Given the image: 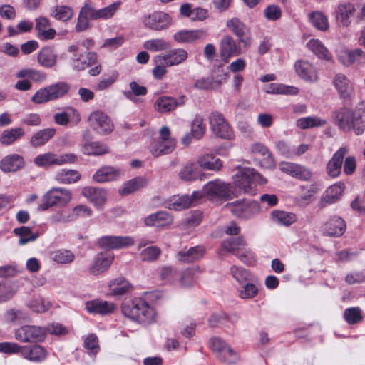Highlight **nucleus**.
I'll use <instances>...</instances> for the list:
<instances>
[{"instance_id": "22", "label": "nucleus", "mask_w": 365, "mask_h": 365, "mask_svg": "<svg viewBox=\"0 0 365 365\" xmlns=\"http://www.w3.org/2000/svg\"><path fill=\"white\" fill-rule=\"evenodd\" d=\"M206 252L203 245H197L190 247L187 250H181L177 254V259L179 262L184 263H192L200 260Z\"/></svg>"}, {"instance_id": "43", "label": "nucleus", "mask_w": 365, "mask_h": 365, "mask_svg": "<svg viewBox=\"0 0 365 365\" xmlns=\"http://www.w3.org/2000/svg\"><path fill=\"white\" fill-rule=\"evenodd\" d=\"M71 118L75 120L76 123H78L81 120L78 110L73 107H68L66 111L57 113L54 115L56 123L60 125H66Z\"/></svg>"}, {"instance_id": "26", "label": "nucleus", "mask_w": 365, "mask_h": 365, "mask_svg": "<svg viewBox=\"0 0 365 365\" xmlns=\"http://www.w3.org/2000/svg\"><path fill=\"white\" fill-rule=\"evenodd\" d=\"M294 68L298 76L307 81L314 82L318 78L315 68L308 61H298Z\"/></svg>"}, {"instance_id": "63", "label": "nucleus", "mask_w": 365, "mask_h": 365, "mask_svg": "<svg viewBox=\"0 0 365 365\" xmlns=\"http://www.w3.org/2000/svg\"><path fill=\"white\" fill-rule=\"evenodd\" d=\"M27 307L33 312L42 313L47 311L50 307V303L41 297H35L27 302Z\"/></svg>"}, {"instance_id": "14", "label": "nucleus", "mask_w": 365, "mask_h": 365, "mask_svg": "<svg viewBox=\"0 0 365 365\" xmlns=\"http://www.w3.org/2000/svg\"><path fill=\"white\" fill-rule=\"evenodd\" d=\"M200 198H202V194L200 191L193 192L191 196H173L166 202V207L169 210L180 211L192 206Z\"/></svg>"}, {"instance_id": "23", "label": "nucleus", "mask_w": 365, "mask_h": 365, "mask_svg": "<svg viewBox=\"0 0 365 365\" xmlns=\"http://www.w3.org/2000/svg\"><path fill=\"white\" fill-rule=\"evenodd\" d=\"M86 311L92 314L106 315L113 312L114 304L101 299H93L86 303Z\"/></svg>"}, {"instance_id": "2", "label": "nucleus", "mask_w": 365, "mask_h": 365, "mask_svg": "<svg viewBox=\"0 0 365 365\" xmlns=\"http://www.w3.org/2000/svg\"><path fill=\"white\" fill-rule=\"evenodd\" d=\"M331 118L334 125L344 132L352 130L359 135L365 130V113L360 111L343 107L334 110Z\"/></svg>"}, {"instance_id": "44", "label": "nucleus", "mask_w": 365, "mask_h": 365, "mask_svg": "<svg viewBox=\"0 0 365 365\" xmlns=\"http://www.w3.org/2000/svg\"><path fill=\"white\" fill-rule=\"evenodd\" d=\"M147 184L146 179L143 177H137L126 182L123 187L119 190V194L124 196L133 193L135 191L144 187Z\"/></svg>"}, {"instance_id": "6", "label": "nucleus", "mask_w": 365, "mask_h": 365, "mask_svg": "<svg viewBox=\"0 0 365 365\" xmlns=\"http://www.w3.org/2000/svg\"><path fill=\"white\" fill-rule=\"evenodd\" d=\"M210 347L216 357L227 364H235L240 359L239 354L222 339L213 337L210 339Z\"/></svg>"}, {"instance_id": "12", "label": "nucleus", "mask_w": 365, "mask_h": 365, "mask_svg": "<svg viewBox=\"0 0 365 365\" xmlns=\"http://www.w3.org/2000/svg\"><path fill=\"white\" fill-rule=\"evenodd\" d=\"M88 121L91 126L100 134L107 135L113 130L111 120L103 112H93L88 117Z\"/></svg>"}, {"instance_id": "52", "label": "nucleus", "mask_w": 365, "mask_h": 365, "mask_svg": "<svg viewBox=\"0 0 365 365\" xmlns=\"http://www.w3.org/2000/svg\"><path fill=\"white\" fill-rule=\"evenodd\" d=\"M14 233L19 236V244L20 245H24L30 242H34L38 237V232H32L29 227L25 226L15 228L14 230Z\"/></svg>"}, {"instance_id": "50", "label": "nucleus", "mask_w": 365, "mask_h": 365, "mask_svg": "<svg viewBox=\"0 0 365 365\" xmlns=\"http://www.w3.org/2000/svg\"><path fill=\"white\" fill-rule=\"evenodd\" d=\"M267 93L273 94H285V95H297L299 89L292 86H286L281 83H270L265 88Z\"/></svg>"}, {"instance_id": "48", "label": "nucleus", "mask_w": 365, "mask_h": 365, "mask_svg": "<svg viewBox=\"0 0 365 365\" xmlns=\"http://www.w3.org/2000/svg\"><path fill=\"white\" fill-rule=\"evenodd\" d=\"M309 19L312 26L321 31H326L329 27L327 16L321 11L311 12L309 14Z\"/></svg>"}, {"instance_id": "31", "label": "nucleus", "mask_w": 365, "mask_h": 365, "mask_svg": "<svg viewBox=\"0 0 365 365\" xmlns=\"http://www.w3.org/2000/svg\"><path fill=\"white\" fill-rule=\"evenodd\" d=\"M82 194L98 207H101L107 199L106 191L101 188L86 187L83 189Z\"/></svg>"}, {"instance_id": "5", "label": "nucleus", "mask_w": 365, "mask_h": 365, "mask_svg": "<svg viewBox=\"0 0 365 365\" xmlns=\"http://www.w3.org/2000/svg\"><path fill=\"white\" fill-rule=\"evenodd\" d=\"M71 198L70 190L60 187L52 188L42 197L38 210L43 211L53 206H64L71 202Z\"/></svg>"}, {"instance_id": "53", "label": "nucleus", "mask_w": 365, "mask_h": 365, "mask_svg": "<svg viewBox=\"0 0 365 365\" xmlns=\"http://www.w3.org/2000/svg\"><path fill=\"white\" fill-rule=\"evenodd\" d=\"M327 123V120L317 116H309L299 118L296 125L301 129H308L314 127H322Z\"/></svg>"}, {"instance_id": "35", "label": "nucleus", "mask_w": 365, "mask_h": 365, "mask_svg": "<svg viewBox=\"0 0 365 365\" xmlns=\"http://www.w3.org/2000/svg\"><path fill=\"white\" fill-rule=\"evenodd\" d=\"M345 185L344 182H339L329 186L326 190L325 195L322 201L324 204H333L337 202L344 190Z\"/></svg>"}, {"instance_id": "8", "label": "nucleus", "mask_w": 365, "mask_h": 365, "mask_svg": "<svg viewBox=\"0 0 365 365\" xmlns=\"http://www.w3.org/2000/svg\"><path fill=\"white\" fill-rule=\"evenodd\" d=\"M230 212L237 217L250 219L259 213L260 206L255 200L236 201L229 205Z\"/></svg>"}, {"instance_id": "37", "label": "nucleus", "mask_w": 365, "mask_h": 365, "mask_svg": "<svg viewBox=\"0 0 365 365\" xmlns=\"http://www.w3.org/2000/svg\"><path fill=\"white\" fill-rule=\"evenodd\" d=\"M37 61L43 67L52 68L56 64L57 56L52 48L45 47L39 51Z\"/></svg>"}, {"instance_id": "13", "label": "nucleus", "mask_w": 365, "mask_h": 365, "mask_svg": "<svg viewBox=\"0 0 365 365\" xmlns=\"http://www.w3.org/2000/svg\"><path fill=\"white\" fill-rule=\"evenodd\" d=\"M332 85L341 99L349 100L354 93L353 83L343 73L333 77Z\"/></svg>"}, {"instance_id": "21", "label": "nucleus", "mask_w": 365, "mask_h": 365, "mask_svg": "<svg viewBox=\"0 0 365 365\" xmlns=\"http://www.w3.org/2000/svg\"><path fill=\"white\" fill-rule=\"evenodd\" d=\"M218 72L222 74L216 78L207 77L197 80L194 83V87L200 90H210L218 88L224 81L228 78V73L224 72L220 68L217 69Z\"/></svg>"}, {"instance_id": "17", "label": "nucleus", "mask_w": 365, "mask_h": 365, "mask_svg": "<svg viewBox=\"0 0 365 365\" xmlns=\"http://www.w3.org/2000/svg\"><path fill=\"white\" fill-rule=\"evenodd\" d=\"M207 36V31L203 29L182 30L175 33L173 38L180 43H194L205 40Z\"/></svg>"}, {"instance_id": "25", "label": "nucleus", "mask_w": 365, "mask_h": 365, "mask_svg": "<svg viewBox=\"0 0 365 365\" xmlns=\"http://www.w3.org/2000/svg\"><path fill=\"white\" fill-rule=\"evenodd\" d=\"M21 356L31 361L41 362L46 359L47 351L40 345L23 346Z\"/></svg>"}, {"instance_id": "47", "label": "nucleus", "mask_w": 365, "mask_h": 365, "mask_svg": "<svg viewBox=\"0 0 365 365\" xmlns=\"http://www.w3.org/2000/svg\"><path fill=\"white\" fill-rule=\"evenodd\" d=\"M56 133L54 128H46L36 132L31 138L30 143L34 147L44 145Z\"/></svg>"}, {"instance_id": "38", "label": "nucleus", "mask_w": 365, "mask_h": 365, "mask_svg": "<svg viewBox=\"0 0 365 365\" xmlns=\"http://www.w3.org/2000/svg\"><path fill=\"white\" fill-rule=\"evenodd\" d=\"M81 152L86 155H102L108 152V148L100 142L86 140L82 143Z\"/></svg>"}, {"instance_id": "54", "label": "nucleus", "mask_w": 365, "mask_h": 365, "mask_svg": "<svg viewBox=\"0 0 365 365\" xmlns=\"http://www.w3.org/2000/svg\"><path fill=\"white\" fill-rule=\"evenodd\" d=\"M4 320L8 323H16L29 320V314L19 309H10L4 313Z\"/></svg>"}, {"instance_id": "60", "label": "nucleus", "mask_w": 365, "mask_h": 365, "mask_svg": "<svg viewBox=\"0 0 365 365\" xmlns=\"http://www.w3.org/2000/svg\"><path fill=\"white\" fill-rule=\"evenodd\" d=\"M205 130L206 126L203 118L198 115H195L191 125V134L192 137L199 140L205 135Z\"/></svg>"}, {"instance_id": "27", "label": "nucleus", "mask_w": 365, "mask_h": 365, "mask_svg": "<svg viewBox=\"0 0 365 365\" xmlns=\"http://www.w3.org/2000/svg\"><path fill=\"white\" fill-rule=\"evenodd\" d=\"M196 163L200 170L219 171L222 167V161L211 154L199 156Z\"/></svg>"}, {"instance_id": "40", "label": "nucleus", "mask_w": 365, "mask_h": 365, "mask_svg": "<svg viewBox=\"0 0 365 365\" xmlns=\"http://www.w3.org/2000/svg\"><path fill=\"white\" fill-rule=\"evenodd\" d=\"M344 55L347 58L346 61L342 58V56H339V58L346 66H349L354 63L361 65L365 63V53L359 48L351 51H345Z\"/></svg>"}, {"instance_id": "7", "label": "nucleus", "mask_w": 365, "mask_h": 365, "mask_svg": "<svg viewBox=\"0 0 365 365\" xmlns=\"http://www.w3.org/2000/svg\"><path fill=\"white\" fill-rule=\"evenodd\" d=\"M46 336V329L39 326L24 325L14 331L15 339L21 343L41 342Z\"/></svg>"}, {"instance_id": "4", "label": "nucleus", "mask_w": 365, "mask_h": 365, "mask_svg": "<svg viewBox=\"0 0 365 365\" xmlns=\"http://www.w3.org/2000/svg\"><path fill=\"white\" fill-rule=\"evenodd\" d=\"M200 192L202 197L206 196L210 200H228L237 197V191L233 190L232 185L220 179L208 182Z\"/></svg>"}, {"instance_id": "3", "label": "nucleus", "mask_w": 365, "mask_h": 365, "mask_svg": "<svg viewBox=\"0 0 365 365\" xmlns=\"http://www.w3.org/2000/svg\"><path fill=\"white\" fill-rule=\"evenodd\" d=\"M266 182L264 178L253 168L238 167L237 173L233 176V190L237 191V197L241 193L255 195L257 184H264Z\"/></svg>"}, {"instance_id": "57", "label": "nucleus", "mask_w": 365, "mask_h": 365, "mask_svg": "<svg viewBox=\"0 0 365 365\" xmlns=\"http://www.w3.org/2000/svg\"><path fill=\"white\" fill-rule=\"evenodd\" d=\"M18 290L15 282L0 283V303L10 300Z\"/></svg>"}, {"instance_id": "36", "label": "nucleus", "mask_w": 365, "mask_h": 365, "mask_svg": "<svg viewBox=\"0 0 365 365\" xmlns=\"http://www.w3.org/2000/svg\"><path fill=\"white\" fill-rule=\"evenodd\" d=\"M307 46L319 58L328 61H331V54L319 39L312 38L309 40L307 43Z\"/></svg>"}, {"instance_id": "28", "label": "nucleus", "mask_w": 365, "mask_h": 365, "mask_svg": "<svg viewBox=\"0 0 365 365\" xmlns=\"http://www.w3.org/2000/svg\"><path fill=\"white\" fill-rule=\"evenodd\" d=\"M173 220V217L169 213L160 211L146 217L144 222L147 226L164 227L172 224Z\"/></svg>"}, {"instance_id": "55", "label": "nucleus", "mask_w": 365, "mask_h": 365, "mask_svg": "<svg viewBox=\"0 0 365 365\" xmlns=\"http://www.w3.org/2000/svg\"><path fill=\"white\" fill-rule=\"evenodd\" d=\"M70 85L66 82H58L48 86L51 101L63 97L70 90Z\"/></svg>"}, {"instance_id": "59", "label": "nucleus", "mask_w": 365, "mask_h": 365, "mask_svg": "<svg viewBox=\"0 0 365 365\" xmlns=\"http://www.w3.org/2000/svg\"><path fill=\"white\" fill-rule=\"evenodd\" d=\"M93 179L98 182H105L114 179V168L103 166L98 169L93 176Z\"/></svg>"}, {"instance_id": "61", "label": "nucleus", "mask_w": 365, "mask_h": 365, "mask_svg": "<svg viewBox=\"0 0 365 365\" xmlns=\"http://www.w3.org/2000/svg\"><path fill=\"white\" fill-rule=\"evenodd\" d=\"M173 105V97L163 96L157 98L155 108L160 113H166L174 110Z\"/></svg>"}, {"instance_id": "58", "label": "nucleus", "mask_w": 365, "mask_h": 365, "mask_svg": "<svg viewBox=\"0 0 365 365\" xmlns=\"http://www.w3.org/2000/svg\"><path fill=\"white\" fill-rule=\"evenodd\" d=\"M51 258L58 264H68L74 260L75 255L70 250H58L51 252Z\"/></svg>"}, {"instance_id": "33", "label": "nucleus", "mask_w": 365, "mask_h": 365, "mask_svg": "<svg viewBox=\"0 0 365 365\" xmlns=\"http://www.w3.org/2000/svg\"><path fill=\"white\" fill-rule=\"evenodd\" d=\"M252 152L262 157V165L268 169H274L276 163L274 157L268 148L260 143H254L251 147Z\"/></svg>"}, {"instance_id": "32", "label": "nucleus", "mask_w": 365, "mask_h": 365, "mask_svg": "<svg viewBox=\"0 0 365 365\" xmlns=\"http://www.w3.org/2000/svg\"><path fill=\"white\" fill-rule=\"evenodd\" d=\"M179 177L184 181H194L198 178L202 180L205 177V174L202 173L195 162L183 166L179 172Z\"/></svg>"}, {"instance_id": "18", "label": "nucleus", "mask_w": 365, "mask_h": 365, "mask_svg": "<svg viewBox=\"0 0 365 365\" xmlns=\"http://www.w3.org/2000/svg\"><path fill=\"white\" fill-rule=\"evenodd\" d=\"M187 52L182 48L171 50L164 56H158L155 58L156 63H165L167 66L178 65L187 58Z\"/></svg>"}, {"instance_id": "24", "label": "nucleus", "mask_w": 365, "mask_h": 365, "mask_svg": "<svg viewBox=\"0 0 365 365\" xmlns=\"http://www.w3.org/2000/svg\"><path fill=\"white\" fill-rule=\"evenodd\" d=\"M346 152L347 150L345 148L339 149L328 162L327 165V172L329 176L336 178L339 175L341 170L343 159Z\"/></svg>"}, {"instance_id": "16", "label": "nucleus", "mask_w": 365, "mask_h": 365, "mask_svg": "<svg viewBox=\"0 0 365 365\" xmlns=\"http://www.w3.org/2000/svg\"><path fill=\"white\" fill-rule=\"evenodd\" d=\"M240 53V47L231 36H224L220 42V56L224 62H228Z\"/></svg>"}, {"instance_id": "10", "label": "nucleus", "mask_w": 365, "mask_h": 365, "mask_svg": "<svg viewBox=\"0 0 365 365\" xmlns=\"http://www.w3.org/2000/svg\"><path fill=\"white\" fill-rule=\"evenodd\" d=\"M143 25L153 30L161 31L168 28L172 24L170 15L163 11H154L145 16L143 19Z\"/></svg>"}, {"instance_id": "1", "label": "nucleus", "mask_w": 365, "mask_h": 365, "mask_svg": "<svg viewBox=\"0 0 365 365\" xmlns=\"http://www.w3.org/2000/svg\"><path fill=\"white\" fill-rule=\"evenodd\" d=\"M123 314L133 322L147 326L156 322L157 312L153 306L143 298H135L122 303Z\"/></svg>"}, {"instance_id": "39", "label": "nucleus", "mask_w": 365, "mask_h": 365, "mask_svg": "<svg viewBox=\"0 0 365 365\" xmlns=\"http://www.w3.org/2000/svg\"><path fill=\"white\" fill-rule=\"evenodd\" d=\"M355 11L354 6L350 3L339 5L336 18L340 25L348 26L350 24L349 17Z\"/></svg>"}, {"instance_id": "49", "label": "nucleus", "mask_w": 365, "mask_h": 365, "mask_svg": "<svg viewBox=\"0 0 365 365\" xmlns=\"http://www.w3.org/2000/svg\"><path fill=\"white\" fill-rule=\"evenodd\" d=\"M25 134L22 128H15L4 130L0 137L1 144L9 145L22 138Z\"/></svg>"}, {"instance_id": "11", "label": "nucleus", "mask_w": 365, "mask_h": 365, "mask_svg": "<svg viewBox=\"0 0 365 365\" xmlns=\"http://www.w3.org/2000/svg\"><path fill=\"white\" fill-rule=\"evenodd\" d=\"M346 225L345 221L338 215L328 219L321 227L323 235L331 237H339L345 232Z\"/></svg>"}, {"instance_id": "15", "label": "nucleus", "mask_w": 365, "mask_h": 365, "mask_svg": "<svg viewBox=\"0 0 365 365\" xmlns=\"http://www.w3.org/2000/svg\"><path fill=\"white\" fill-rule=\"evenodd\" d=\"M226 27L238 38L240 43L246 46L250 40V30L247 25L237 17L226 21Z\"/></svg>"}, {"instance_id": "41", "label": "nucleus", "mask_w": 365, "mask_h": 365, "mask_svg": "<svg viewBox=\"0 0 365 365\" xmlns=\"http://www.w3.org/2000/svg\"><path fill=\"white\" fill-rule=\"evenodd\" d=\"M81 176L76 170L61 169L56 173L55 180L62 184H71L78 181Z\"/></svg>"}, {"instance_id": "42", "label": "nucleus", "mask_w": 365, "mask_h": 365, "mask_svg": "<svg viewBox=\"0 0 365 365\" xmlns=\"http://www.w3.org/2000/svg\"><path fill=\"white\" fill-rule=\"evenodd\" d=\"M16 77L18 78H29V80L36 83H43L46 81L47 76L42 71L33 68H23L16 72Z\"/></svg>"}, {"instance_id": "51", "label": "nucleus", "mask_w": 365, "mask_h": 365, "mask_svg": "<svg viewBox=\"0 0 365 365\" xmlns=\"http://www.w3.org/2000/svg\"><path fill=\"white\" fill-rule=\"evenodd\" d=\"M271 218L274 223L285 226H289L296 221L294 214L280 210L272 211Z\"/></svg>"}, {"instance_id": "62", "label": "nucleus", "mask_w": 365, "mask_h": 365, "mask_svg": "<svg viewBox=\"0 0 365 365\" xmlns=\"http://www.w3.org/2000/svg\"><path fill=\"white\" fill-rule=\"evenodd\" d=\"M230 274L239 284H242L250 280L251 278V274L248 270L236 265L230 267Z\"/></svg>"}, {"instance_id": "64", "label": "nucleus", "mask_w": 365, "mask_h": 365, "mask_svg": "<svg viewBox=\"0 0 365 365\" xmlns=\"http://www.w3.org/2000/svg\"><path fill=\"white\" fill-rule=\"evenodd\" d=\"M83 346L89 355H96L100 350L97 336L94 334H88L84 339Z\"/></svg>"}, {"instance_id": "45", "label": "nucleus", "mask_w": 365, "mask_h": 365, "mask_svg": "<svg viewBox=\"0 0 365 365\" xmlns=\"http://www.w3.org/2000/svg\"><path fill=\"white\" fill-rule=\"evenodd\" d=\"M97 59L96 54L93 52H88L86 55L75 56L73 58V68L76 71H82L93 64Z\"/></svg>"}, {"instance_id": "9", "label": "nucleus", "mask_w": 365, "mask_h": 365, "mask_svg": "<svg viewBox=\"0 0 365 365\" xmlns=\"http://www.w3.org/2000/svg\"><path fill=\"white\" fill-rule=\"evenodd\" d=\"M209 123L211 130L215 135L224 139L232 138V130L222 113L217 111L212 112L209 116Z\"/></svg>"}, {"instance_id": "30", "label": "nucleus", "mask_w": 365, "mask_h": 365, "mask_svg": "<svg viewBox=\"0 0 365 365\" xmlns=\"http://www.w3.org/2000/svg\"><path fill=\"white\" fill-rule=\"evenodd\" d=\"M175 145V140L167 141L162 140H154L150 145V152L154 157L167 155L174 150Z\"/></svg>"}, {"instance_id": "56", "label": "nucleus", "mask_w": 365, "mask_h": 365, "mask_svg": "<svg viewBox=\"0 0 365 365\" xmlns=\"http://www.w3.org/2000/svg\"><path fill=\"white\" fill-rule=\"evenodd\" d=\"M50 14L56 20L67 21L72 18L73 11L69 6L58 5L51 9Z\"/></svg>"}, {"instance_id": "29", "label": "nucleus", "mask_w": 365, "mask_h": 365, "mask_svg": "<svg viewBox=\"0 0 365 365\" xmlns=\"http://www.w3.org/2000/svg\"><path fill=\"white\" fill-rule=\"evenodd\" d=\"M24 165V160L22 156L17 154L9 155L4 157L0 162V168L5 173L15 172Z\"/></svg>"}, {"instance_id": "19", "label": "nucleus", "mask_w": 365, "mask_h": 365, "mask_svg": "<svg viewBox=\"0 0 365 365\" xmlns=\"http://www.w3.org/2000/svg\"><path fill=\"white\" fill-rule=\"evenodd\" d=\"M113 257L100 252L93 259L88 268V272L93 275H98L106 272L111 265Z\"/></svg>"}, {"instance_id": "46", "label": "nucleus", "mask_w": 365, "mask_h": 365, "mask_svg": "<svg viewBox=\"0 0 365 365\" xmlns=\"http://www.w3.org/2000/svg\"><path fill=\"white\" fill-rule=\"evenodd\" d=\"M222 248L234 255L240 253L246 246V242L243 237L230 238L222 242Z\"/></svg>"}, {"instance_id": "20", "label": "nucleus", "mask_w": 365, "mask_h": 365, "mask_svg": "<svg viewBox=\"0 0 365 365\" xmlns=\"http://www.w3.org/2000/svg\"><path fill=\"white\" fill-rule=\"evenodd\" d=\"M35 21V29L39 40H51L55 38L56 31L54 29L51 28V22L46 17L40 16L36 18Z\"/></svg>"}, {"instance_id": "34", "label": "nucleus", "mask_w": 365, "mask_h": 365, "mask_svg": "<svg viewBox=\"0 0 365 365\" xmlns=\"http://www.w3.org/2000/svg\"><path fill=\"white\" fill-rule=\"evenodd\" d=\"M300 195L298 202L302 205H308L312 201L313 196L320 190V185L314 182L311 184L301 185L299 187Z\"/></svg>"}]
</instances>
